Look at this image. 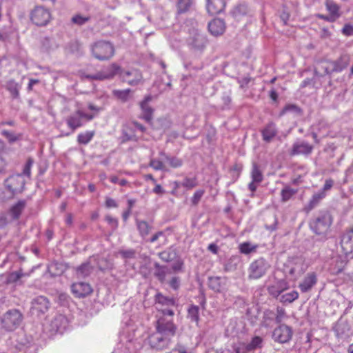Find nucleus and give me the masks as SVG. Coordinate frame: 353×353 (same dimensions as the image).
I'll use <instances>...</instances> for the list:
<instances>
[{"mask_svg": "<svg viewBox=\"0 0 353 353\" xmlns=\"http://www.w3.org/2000/svg\"><path fill=\"white\" fill-rule=\"evenodd\" d=\"M331 63V61L329 60L321 61L314 68V74L316 76L323 77L334 73V71H332L333 67Z\"/></svg>", "mask_w": 353, "mask_h": 353, "instance_id": "obj_24", "label": "nucleus"}, {"mask_svg": "<svg viewBox=\"0 0 353 353\" xmlns=\"http://www.w3.org/2000/svg\"><path fill=\"white\" fill-rule=\"evenodd\" d=\"M132 90L130 88L125 90H113L112 95L114 97L123 103L127 102L131 98Z\"/></svg>", "mask_w": 353, "mask_h": 353, "instance_id": "obj_35", "label": "nucleus"}, {"mask_svg": "<svg viewBox=\"0 0 353 353\" xmlns=\"http://www.w3.org/2000/svg\"><path fill=\"white\" fill-rule=\"evenodd\" d=\"M333 67L332 71L334 72H341L345 69L350 63V57L347 54L341 55V57L335 61H331Z\"/></svg>", "mask_w": 353, "mask_h": 353, "instance_id": "obj_25", "label": "nucleus"}, {"mask_svg": "<svg viewBox=\"0 0 353 353\" xmlns=\"http://www.w3.org/2000/svg\"><path fill=\"white\" fill-rule=\"evenodd\" d=\"M294 112L298 116H300L302 114L303 111L300 107H299L296 105L294 104H288L286 105L283 110H281L280 114L283 115L286 114L287 112Z\"/></svg>", "mask_w": 353, "mask_h": 353, "instance_id": "obj_52", "label": "nucleus"}, {"mask_svg": "<svg viewBox=\"0 0 353 353\" xmlns=\"http://www.w3.org/2000/svg\"><path fill=\"white\" fill-rule=\"evenodd\" d=\"M154 301L157 304L162 306H175L176 305V300L172 297L164 296L162 293L158 292L154 296Z\"/></svg>", "mask_w": 353, "mask_h": 353, "instance_id": "obj_32", "label": "nucleus"}, {"mask_svg": "<svg viewBox=\"0 0 353 353\" xmlns=\"http://www.w3.org/2000/svg\"><path fill=\"white\" fill-rule=\"evenodd\" d=\"M332 223V217L327 212H321L310 222V228L322 241L327 239V234Z\"/></svg>", "mask_w": 353, "mask_h": 353, "instance_id": "obj_1", "label": "nucleus"}, {"mask_svg": "<svg viewBox=\"0 0 353 353\" xmlns=\"http://www.w3.org/2000/svg\"><path fill=\"white\" fill-rule=\"evenodd\" d=\"M263 339L261 336H255L249 343L245 344V346L248 352H252L261 347Z\"/></svg>", "mask_w": 353, "mask_h": 353, "instance_id": "obj_47", "label": "nucleus"}, {"mask_svg": "<svg viewBox=\"0 0 353 353\" xmlns=\"http://www.w3.org/2000/svg\"><path fill=\"white\" fill-rule=\"evenodd\" d=\"M299 298V293L293 290L290 292L284 294L281 296L280 301L283 303H291Z\"/></svg>", "mask_w": 353, "mask_h": 353, "instance_id": "obj_49", "label": "nucleus"}, {"mask_svg": "<svg viewBox=\"0 0 353 353\" xmlns=\"http://www.w3.org/2000/svg\"><path fill=\"white\" fill-rule=\"evenodd\" d=\"M90 260L91 259L76 268V274L79 278H85L93 272L94 266L91 265Z\"/></svg>", "mask_w": 353, "mask_h": 353, "instance_id": "obj_30", "label": "nucleus"}, {"mask_svg": "<svg viewBox=\"0 0 353 353\" xmlns=\"http://www.w3.org/2000/svg\"><path fill=\"white\" fill-rule=\"evenodd\" d=\"M71 290L76 297H85L92 293L90 285L85 282L74 283L71 285Z\"/></svg>", "mask_w": 353, "mask_h": 353, "instance_id": "obj_17", "label": "nucleus"}, {"mask_svg": "<svg viewBox=\"0 0 353 353\" xmlns=\"http://www.w3.org/2000/svg\"><path fill=\"white\" fill-rule=\"evenodd\" d=\"M121 71V66L113 63L103 70L96 72L94 74H88L86 78L90 80L103 81L112 79Z\"/></svg>", "mask_w": 353, "mask_h": 353, "instance_id": "obj_9", "label": "nucleus"}, {"mask_svg": "<svg viewBox=\"0 0 353 353\" xmlns=\"http://www.w3.org/2000/svg\"><path fill=\"white\" fill-rule=\"evenodd\" d=\"M341 245L345 254L353 251V228L346 230L341 237Z\"/></svg>", "mask_w": 353, "mask_h": 353, "instance_id": "obj_16", "label": "nucleus"}, {"mask_svg": "<svg viewBox=\"0 0 353 353\" xmlns=\"http://www.w3.org/2000/svg\"><path fill=\"white\" fill-rule=\"evenodd\" d=\"M221 101L223 103L222 106H221L222 110H226V109L230 108L231 103H232V98L230 94H226V93L223 94V95L221 97Z\"/></svg>", "mask_w": 353, "mask_h": 353, "instance_id": "obj_61", "label": "nucleus"}, {"mask_svg": "<svg viewBox=\"0 0 353 353\" xmlns=\"http://www.w3.org/2000/svg\"><path fill=\"white\" fill-rule=\"evenodd\" d=\"M270 265L263 258H259L252 261L248 268L250 279H259L263 277L270 269Z\"/></svg>", "mask_w": 353, "mask_h": 353, "instance_id": "obj_5", "label": "nucleus"}, {"mask_svg": "<svg viewBox=\"0 0 353 353\" xmlns=\"http://www.w3.org/2000/svg\"><path fill=\"white\" fill-rule=\"evenodd\" d=\"M90 18L89 17H83L80 14H77L72 17L71 21L73 23H75L78 26H82L90 21Z\"/></svg>", "mask_w": 353, "mask_h": 353, "instance_id": "obj_59", "label": "nucleus"}, {"mask_svg": "<svg viewBox=\"0 0 353 353\" xmlns=\"http://www.w3.org/2000/svg\"><path fill=\"white\" fill-rule=\"evenodd\" d=\"M25 183L22 174H19L8 177L5 181V185L12 194H15L23 190Z\"/></svg>", "mask_w": 353, "mask_h": 353, "instance_id": "obj_11", "label": "nucleus"}, {"mask_svg": "<svg viewBox=\"0 0 353 353\" xmlns=\"http://www.w3.org/2000/svg\"><path fill=\"white\" fill-rule=\"evenodd\" d=\"M155 331L172 338L176 332L177 326L172 319L160 316L154 323Z\"/></svg>", "mask_w": 353, "mask_h": 353, "instance_id": "obj_7", "label": "nucleus"}, {"mask_svg": "<svg viewBox=\"0 0 353 353\" xmlns=\"http://www.w3.org/2000/svg\"><path fill=\"white\" fill-rule=\"evenodd\" d=\"M171 273V269L165 265H161L158 262L154 263V276L161 283L165 281L166 276Z\"/></svg>", "mask_w": 353, "mask_h": 353, "instance_id": "obj_19", "label": "nucleus"}, {"mask_svg": "<svg viewBox=\"0 0 353 353\" xmlns=\"http://www.w3.org/2000/svg\"><path fill=\"white\" fill-rule=\"evenodd\" d=\"M93 57L99 61H106L114 54V48L112 43L104 40L97 41L91 46Z\"/></svg>", "mask_w": 353, "mask_h": 353, "instance_id": "obj_2", "label": "nucleus"}, {"mask_svg": "<svg viewBox=\"0 0 353 353\" xmlns=\"http://www.w3.org/2000/svg\"><path fill=\"white\" fill-rule=\"evenodd\" d=\"M81 48V45L77 40H72L66 46L67 50L71 53L79 52Z\"/></svg>", "mask_w": 353, "mask_h": 353, "instance_id": "obj_54", "label": "nucleus"}, {"mask_svg": "<svg viewBox=\"0 0 353 353\" xmlns=\"http://www.w3.org/2000/svg\"><path fill=\"white\" fill-rule=\"evenodd\" d=\"M325 193L321 192L320 191L314 194L308 205L305 208V211L310 212L312 210L315 206L317 205L321 200L325 198Z\"/></svg>", "mask_w": 353, "mask_h": 353, "instance_id": "obj_37", "label": "nucleus"}, {"mask_svg": "<svg viewBox=\"0 0 353 353\" xmlns=\"http://www.w3.org/2000/svg\"><path fill=\"white\" fill-rule=\"evenodd\" d=\"M120 75L122 81L126 82L132 86L139 85L143 79L142 74L137 70H132L130 71H123L121 68V71L117 74Z\"/></svg>", "mask_w": 353, "mask_h": 353, "instance_id": "obj_13", "label": "nucleus"}, {"mask_svg": "<svg viewBox=\"0 0 353 353\" xmlns=\"http://www.w3.org/2000/svg\"><path fill=\"white\" fill-rule=\"evenodd\" d=\"M148 340L150 347L158 351L168 349L172 343L171 337L156 331L148 336Z\"/></svg>", "mask_w": 353, "mask_h": 353, "instance_id": "obj_6", "label": "nucleus"}, {"mask_svg": "<svg viewBox=\"0 0 353 353\" xmlns=\"http://www.w3.org/2000/svg\"><path fill=\"white\" fill-rule=\"evenodd\" d=\"M181 185L188 190L192 189L197 185L196 179L185 177Z\"/></svg>", "mask_w": 353, "mask_h": 353, "instance_id": "obj_56", "label": "nucleus"}, {"mask_svg": "<svg viewBox=\"0 0 353 353\" xmlns=\"http://www.w3.org/2000/svg\"><path fill=\"white\" fill-rule=\"evenodd\" d=\"M317 282L316 275L314 272L308 273L299 285V288L303 293L307 292L316 285Z\"/></svg>", "mask_w": 353, "mask_h": 353, "instance_id": "obj_21", "label": "nucleus"}, {"mask_svg": "<svg viewBox=\"0 0 353 353\" xmlns=\"http://www.w3.org/2000/svg\"><path fill=\"white\" fill-rule=\"evenodd\" d=\"M192 3V0H178L176 3L177 13L183 14L189 11Z\"/></svg>", "mask_w": 353, "mask_h": 353, "instance_id": "obj_40", "label": "nucleus"}, {"mask_svg": "<svg viewBox=\"0 0 353 353\" xmlns=\"http://www.w3.org/2000/svg\"><path fill=\"white\" fill-rule=\"evenodd\" d=\"M314 150V146L305 141H296L293 143L289 152L290 156L310 155Z\"/></svg>", "mask_w": 353, "mask_h": 353, "instance_id": "obj_14", "label": "nucleus"}, {"mask_svg": "<svg viewBox=\"0 0 353 353\" xmlns=\"http://www.w3.org/2000/svg\"><path fill=\"white\" fill-rule=\"evenodd\" d=\"M118 254L125 260L134 259L137 257V251L134 249H121Z\"/></svg>", "mask_w": 353, "mask_h": 353, "instance_id": "obj_51", "label": "nucleus"}, {"mask_svg": "<svg viewBox=\"0 0 353 353\" xmlns=\"http://www.w3.org/2000/svg\"><path fill=\"white\" fill-rule=\"evenodd\" d=\"M289 288L288 283L284 279L278 280L274 284L267 288L268 294L274 298H278L279 295Z\"/></svg>", "mask_w": 353, "mask_h": 353, "instance_id": "obj_18", "label": "nucleus"}, {"mask_svg": "<svg viewBox=\"0 0 353 353\" xmlns=\"http://www.w3.org/2000/svg\"><path fill=\"white\" fill-rule=\"evenodd\" d=\"M8 216V214L6 212H2L0 214V229L3 228L9 223L12 221Z\"/></svg>", "mask_w": 353, "mask_h": 353, "instance_id": "obj_63", "label": "nucleus"}, {"mask_svg": "<svg viewBox=\"0 0 353 353\" xmlns=\"http://www.w3.org/2000/svg\"><path fill=\"white\" fill-rule=\"evenodd\" d=\"M251 177L252 181H253L254 182H256V183H261L263 179V174L256 163H254L252 164Z\"/></svg>", "mask_w": 353, "mask_h": 353, "instance_id": "obj_46", "label": "nucleus"}, {"mask_svg": "<svg viewBox=\"0 0 353 353\" xmlns=\"http://www.w3.org/2000/svg\"><path fill=\"white\" fill-rule=\"evenodd\" d=\"M21 277V274L17 272H13L9 274L7 277L5 283L6 284L13 283L19 281Z\"/></svg>", "mask_w": 353, "mask_h": 353, "instance_id": "obj_60", "label": "nucleus"}, {"mask_svg": "<svg viewBox=\"0 0 353 353\" xmlns=\"http://www.w3.org/2000/svg\"><path fill=\"white\" fill-rule=\"evenodd\" d=\"M208 30L212 35L220 36L225 30V21L219 18L214 19L208 23Z\"/></svg>", "mask_w": 353, "mask_h": 353, "instance_id": "obj_20", "label": "nucleus"}, {"mask_svg": "<svg viewBox=\"0 0 353 353\" xmlns=\"http://www.w3.org/2000/svg\"><path fill=\"white\" fill-rule=\"evenodd\" d=\"M225 0H207L208 12L215 15L222 12L225 7Z\"/></svg>", "mask_w": 353, "mask_h": 353, "instance_id": "obj_23", "label": "nucleus"}, {"mask_svg": "<svg viewBox=\"0 0 353 353\" xmlns=\"http://www.w3.org/2000/svg\"><path fill=\"white\" fill-rule=\"evenodd\" d=\"M296 193L297 190L293 189L290 186H285L281 192V201L283 203L287 202Z\"/></svg>", "mask_w": 353, "mask_h": 353, "instance_id": "obj_41", "label": "nucleus"}, {"mask_svg": "<svg viewBox=\"0 0 353 353\" xmlns=\"http://www.w3.org/2000/svg\"><path fill=\"white\" fill-rule=\"evenodd\" d=\"M256 246L252 245L249 242H245L239 245L240 252L245 254H248L256 250Z\"/></svg>", "mask_w": 353, "mask_h": 353, "instance_id": "obj_55", "label": "nucleus"}, {"mask_svg": "<svg viewBox=\"0 0 353 353\" xmlns=\"http://www.w3.org/2000/svg\"><path fill=\"white\" fill-rule=\"evenodd\" d=\"M142 110V118L147 122H150L152 119L154 109L149 105L140 104Z\"/></svg>", "mask_w": 353, "mask_h": 353, "instance_id": "obj_48", "label": "nucleus"}, {"mask_svg": "<svg viewBox=\"0 0 353 353\" xmlns=\"http://www.w3.org/2000/svg\"><path fill=\"white\" fill-rule=\"evenodd\" d=\"M23 315L19 310L7 311L1 318V327L6 331H13L21 324Z\"/></svg>", "mask_w": 353, "mask_h": 353, "instance_id": "obj_3", "label": "nucleus"}, {"mask_svg": "<svg viewBox=\"0 0 353 353\" xmlns=\"http://www.w3.org/2000/svg\"><path fill=\"white\" fill-rule=\"evenodd\" d=\"M261 134L264 141L270 143L277 134L276 125L273 122L268 123L261 130Z\"/></svg>", "mask_w": 353, "mask_h": 353, "instance_id": "obj_26", "label": "nucleus"}, {"mask_svg": "<svg viewBox=\"0 0 353 353\" xmlns=\"http://www.w3.org/2000/svg\"><path fill=\"white\" fill-rule=\"evenodd\" d=\"M293 330L285 324H280L272 332V338L274 341L279 343H288L292 338Z\"/></svg>", "mask_w": 353, "mask_h": 353, "instance_id": "obj_8", "label": "nucleus"}, {"mask_svg": "<svg viewBox=\"0 0 353 353\" xmlns=\"http://www.w3.org/2000/svg\"><path fill=\"white\" fill-rule=\"evenodd\" d=\"M158 256L163 261L168 263L177 257V252L175 248L170 247L158 253Z\"/></svg>", "mask_w": 353, "mask_h": 353, "instance_id": "obj_33", "label": "nucleus"}, {"mask_svg": "<svg viewBox=\"0 0 353 353\" xmlns=\"http://www.w3.org/2000/svg\"><path fill=\"white\" fill-rule=\"evenodd\" d=\"M247 8L244 5H239L234 8L232 11V14L234 17H237L239 15L245 14L246 13Z\"/></svg>", "mask_w": 353, "mask_h": 353, "instance_id": "obj_64", "label": "nucleus"}, {"mask_svg": "<svg viewBox=\"0 0 353 353\" xmlns=\"http://www.w3.org/2000/svg\"><path fill=\"white\" fill-rule=\"evenodd\" d=\"M94 260L97 261L99 270L102 272L113 268V263L106 258L94 259Z\"/></svg>", "mask_w": 353, "mask_h": 353, "instance_id": "obj_43", "label": "nucleus"}, {"mask_svg": "<svg viewBox=\"0 0 353 353\" xmlns=\"http://www.w3.org/2000/svg\"><path fill=\"white\" fill-rule=\"evenodd\" d=\"M94 136V131H86L80 133L77 137V141L79 144L87 145Z\"/></svg>", "mask_w": 353, "mask_h": 353, "instance_id": "obj_45", "label": "nucleus"}, {"mask_svg": "<svg viewBox=\"0 0 353 353\" xmlns=\"http://www.w3.org/2000/svg\"><path fill=\"white\" fill-rule=\"evenodd\" d=\"M208 43L205 35L198 30L194 31L188 40V46L194 51H203Z\"/></svg>", "mask_w": 353, "mask_h": 353, "instance_id": "obj_12", "label": "nucleus"}, {"mask_svg": "<svg viewBox=\"0 0 353 353\" xmlns=\"http://www.w3.org/2000/svg\"><path fill=\"white\" fill-rule=\"evenodd\" d=\"M1 134L8 140L10 143H12L21 138V134H15L14 133L6 130H2Z\"/></svg>", "mask_w": 353, "mask_h": 353, "instance_id": "obj_53", "label": "nucleus"}, {"mask_svg": "<svg viewBox=\"0 0 353 353\" xmlns=\"http://www.w3.org/2000/svg\"><path fill=\"white\" fill-rule=\"evenodd\" d=\"M68 325L67 318L63 314L56 315L51 321L50 326L52 332L63 333Z\"/></svg>", "mask_w": 353, "mask_h": 353, "instance_id": "obj_15", "label": "nucleus"}, {"mask_svg": "<svg viewBox=\"0 0 353 353\" xmlns=\"http://www.w3.org/2000/svg\"><path fill=\"white\" fill-rule=\"evenodd\" d=\"M30 19L37 26H46L51 20V13L48 9L43 6H37L31 10Z\"/></svg>", "mask_w": 353, "mask_h": 353, "instance_id": "obj_4", "label": "nucleus"}, {"mask_svg": "<svg viewBox=\"0 0 353 353\" xmlns=\"http://www.w3.org/2000/svg\"><path fill=\"white\" fill-rule=\"evenodd\" d=\"M285 317L286 313L285 309L281 307H277L276 312L275 313V322L280 325Z\"/></svg>", "mask_w": 353, "mask_h": 353, "instance_id": "obj_58", "label": "nucleus"}, {"mask_svg": "<svg viewBox=\"0 0 353 353\" xmlns=\"http://www.w3.org/2000/svg\"><path fill=\"white\" fill-rule=\"evenodd\" d=\"M188 318L192 322H195L196 323H199L200 320L199 306L194 305H191L190 306L188 310Z\"/></svg>", "mask_w": 353, "mask_h": 353, "instance_id": "obj_42", "label": "nucleus"}, {"mask_svg": "<svg viewBox=\"0 0 353 353\" xmlns=\"http://www.w3.org/2000/svg\"><path fill=\"white\" fill-rule=\"evenodd\" d=\"M263 325L267 327L270 325V323L275 321V312L270 310H265L263 315Z\"/></svg>", "mask_w": 353, "mask_h": 353, "instance_id": "obj_50", "label": "nucleus"}, {"mask_svg": "<svg viewBox=\"0 0 353 353\" xmlns=\"http://www.w3.org/2000/svg\"><path fill=\"white\" fill-rule=\"evenodd\" d=\"M26 201L25 200H19L15 204L12 205L8 212L11 220H18L26 208Z\"/></svg>", "mask_w": 353, "mask_h": 353, "instance_id": "obj_22", "label": "nucleus"}, {"mask_svg": "<svg viewBox=\"0 0 353 353\" xmlns=\"http://www.w3.org/2000/svg\"><path fill=\"white\" fill-rule=\"evenodd\" d=\"M66 269V265L59 261H52L48 266V271L53 277L61 276Z\"/></svg>", "mask_w": 353, "mask_h": 353, "instance_id": "obj_29", "label": "nucleus"}, {"mask_svg": "<svg viewBox=\"0 0 353 353\" xmlns=\"http://www.w3.org/2000/svg\"><path fill=\"white\" fill-rule=\"evenodd\" d=\"M225 279L220 276H210L208 278L209 288L216 292H221L225 287Z\"/></svg>", "mask_w": 353, "mask_h": 353, "instance_id": "obj_28", "label": "nucleus"}, {"mask_svg": "<svg viewBox=\"0 0 353 353\" xmlns=\"http://www.w3.org/2000/svg\"><path fill=\"white\" fill-rule=\"evenodd\" d=\"M136 224L140 236L145 239L152 228V225L145 221L141 220H137Z\"/></svg>", "mask_w": 353, "mask_h": 353, "instance_id": "obj_34", "label": "nucleus"}, {"mask_svg": "<svg viewBox=\"0 0 353 353\" xmlns=\"http://www.w3.org/2000/svg\"><path fill=\"white\" fill-rule=\"evenodd\" d=\"M19 85L14 80H10L6 83V89L10 92L14 99L19 98Z\"/></svg>", "mask_w": 353, "mask_h": 353, "instance_id": "obj_39", "label": "nucleus"}, {"mask_svg": "<svg viewBox=\"0 0 353 353\" xmlns=\"http://www.w3.org/2000/svg\"><path fill=\"white\" fill-rule=\"evenodd\" d=\"M50 307L49 299L44 296H39L32 299L31 302V312L40 316L46 313Z\"/></svg>", "mask_w": 353, "mask_h": 353, "instance_id": "obj_10", "label": "nucleus"}, {"mask_svg": "<svg viewBox=\"0 0 353 353\" xmlns=\"http://www.w3.org/2000/svg\"><path fill=\"white\" fill-rule=\"evenodd\" d=\"M325 6L330 12V14L332 15L334 18L337 19L340 17L341 13L339 12V6L332 0H326Z\"/></svg>", "mask_w": 353, "mask_h": 353, "instance_id": "obj_38", "label": "nucleus"}, {"mask_svg": "<svg viewBox=\"0 0 353 353\" xmlns=\"http://www.w3.org/2000/svg\"><path fill=\"white\" fill-rule=\"evenodd\" d=\"M150 166L152 167L155 170H165V166L163 162L160 160L152 159L150 161Z\"/></svg>", "mask_w": 353, "mask_h": 353, "instance_id": "obj_62", "label": "nucleus"}, {"mask_svg": "<svg viewBox=\"0 0 353 353\" xmlns=\"http://www.w3.org/2000/svg\"><path fill=\"white\" fill-rule=\"evenodd\" d=\"M159 154L164 159H165L168 162L170 166L173 168H179L183 165V160L179 158L168 155V154H165V152L163 151L160 152Z\"/></svg>", "mask_w": 353, "mask_h": 353, "instance_id": "obj_36", "label": "nucleus"}, {"mask_svg": "<svg viewBox=\"0 0 353 353\" xmlns=\"http://www.w3.org/2000/svg\"><path fill=\"white\" fill-rule=\"evenodd\" d=\"M239 263V259L236 256H232L225 263L224 270L225 272H232L237 268Z\"/></svg>", "mask_w": 353, "mask_h": 353, "instance_id": "obj_44", "label": "nucleus"}, {"mask_svg": "<svg viewBox=\"0 0 353 353\" xmlns=\"http://www.w3.org/2000/svg\"><path fill=\"white\" fill-rule=\"evenodd\" d=\"M66 123L71 129L72 132H74L76 129L83 125V122L80 114H78V110L66 119Z\"/></svg>", "mask_w": 353, "mask_h": 353, "instance_id": "obj_31", "label": "nucleus"}, {"mask_svg": "<svg viewBox=\"0 0 353 353\" xmlns=\"http://www.w3.org/2000/svg\"><path fill=\"white\" fill-rule=\"evenodd\" d=\"M59 48L55 39L50 37H45L41 40V50L43 52L50 53Z\"/></svg>", "mask_w": 353, "mask_h": 353, "instance_id": "obj_27", "label": "nucleus"}, {"mask_svg": "<svg viewBox=\"0 0 353 353\" xmlns=\"http://www.w3.org/2000/svg\"><path fill=\"white\" fill-rule=\"evenodd\" d=\"M245 343H237L232 346V353H248Z\"/></svg>", "mask_w": 353, "mask_h": 353, "instance_id": "obj_57", "label": "nucleus"}]
</instances>
